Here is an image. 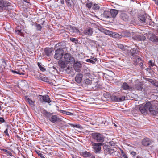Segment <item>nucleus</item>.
<instances>
[{"label":"nucleus","mask_w":158,"mask_h":158,"mask_svg":"<svg viewBox=\"0 0 158 158\" xmlns=\"http://www.w3.org/2000/svg\"><path fill=\"white\" fill-rule=\"evenodd\" d=\"M110 16L112 18L115 17L117 14L118 13V11L116 9H112L110 10Z\"/></svg>","instance_id":"21"},{"label":"nucleus","mask_w":158,"mask_h":158,"mask_svg":"<svg viewBox=\"0 0 158 158\" xmlns=\"http://www.w3.org/2000/svg\"><path fill=\"white\" fill-rule=\"evenodd\" d=\"M93 80L91 78H86L84 80L85 83L87 85H90L92 83Z\"/></svg>","instance_id":"34"},{"label":"nucleus","mask_w":158,"mask_h":158,"mask_svg":"<svg viewBox=\"0 0 158 158\" xmlns=\"http://www.w3.org/2000/svg\"><path fill=\"white\" fill-rule=\"evenodd\" d=\"M150 112L154 115L158 114V109L157 108H153V109L150 110Z\"/></svg>","instance_id":"28"},{"label":"nucleus","mask_w":158,"mask_h":158,"mask_svg":"<svg viewBox=\"0 0 158 158\" xmlns=\"http://www.w3.org/2000/svg\"><path fill=\"white\" fill-rule=\"evenodd\" d=\"M49 119L51 122L53 123H55L61 121L60 118L56 115H52Z\"/></svg>","instance_id":"12"},{"label":"nucleus","mask_w":158,"mask_h":158,"mask_svg":"<svg viewBox=\"0 0 158 158\" xmlns=\"http://www.w3.org/2000/svg\"><path fill=\"white\" fill-rule=\"evenodd\" d=\"M130 53L131 56H132L131 58L134 61V64L135 65H136L137 64V60L135 61V59L136 56H137V54L138 53V51L137 50V48H134L130 50Z\"/></svg>","instance_id":"3"},{"label":"nucleus","mask_w":158,"mask_h":158,"mask_svg":"<svg viewBox=\"0 0 158 158\" xmlns=\"http://www.w3.org/2000/svg\"><path fill=\"white\" fill-rule=\"evenodd\" d=\"M66 62L64 60H59L58 62V64L60 67L62 69H64L66 68V64H65Z\"/></svg>","instance_id":"25"},{"label":"nucleus","mask_w":158,"mask_h":158,"mask_svg":"<svg viewBox=\"0 0 158 158\" xmlns=\"http://www.w3.org/2000/svg\"><path fill=\"white\" fill-rule=\"evenodd\" d=\"M69 124L70 125H71L72 126H73V127H75L76 128H82V126L79 124H73L70 123H69Z\"/></svg>","instance_id":"38"},{"label":"nucleus","mask_w":158,"mask_h":158,"mask_svg":"<svg viewBox=\"0 0 158 158\" xmlns=\"http://www.w3.org/2000/svg\"><path fill=\"white\" fill-rule=\"evenodd\" d=\"M110 14V11L105 10L104 11L103 14H102V15L104 17L106 18H111Z\"/></svg>","instance_id":"22"},{"label":"nucleus","mask_w":158,"mask_h":158,"mask_svg":"<svg viewBox=\"0 0 158 158\" xmlns=\"http://www.w3.org/2000/svg\"><path fill=\"white\" fill-rule=\"evenodd\" d=\"M37 153L38 155L41 158H45V157L43 156V154L41 153L40 152H37Z\"/></svg>","instance_id":"54"},{"label":"nucleus","mask_w":158,"mask_h":158,"mask_svg":"<svg viewBox=\"0 0 158 158\" xmlns=\"http://www.w3.org/2000/svg\"><path fill=\"white\" fill-rule=\"evenodd\" d=\"M147 18L146 19V24H149L151 26H153L154 24V23L152 21L151 19L150 18V16L148 15Z\"/></svg>","instance_id":"24"},{"label":"nucleus","mask_w":158,"mask_h":158,"mask_svg":"<svg viewBox=\"0 0 158 158\" xmlns=\"http://www.w3.org/2000/svg\"><path fill=\"white\" fill-rule=\"evenodd\" d=\"M139 110L143 114H145L147 113V110L144 106H140L139 107Z\"/></svg>","instance_id":"32"},{"label":"nucleus","mask_w":158,"mask_h":158,"mask_svg":"<svg viewBox=\"0 0 158 158\" xmlns=\"http://www.w3.org/2000/svg\"><path fill=\"white\" fill-rule=\"evenodd\" d=\"M102 145V143H100L92 144V148L94 149V152L96 153H100L101 149V146Z\"/></svg>","instance_id":"8"},{"label":"nucleus","mask_w":158,"mask_h":158,"mask_svg":"<svg viewBox=\"0 0 158 158\" xmlns=\"http://www.w3.org/2000/svg\"><path fill=\"white\" fill-rule=\"evenodd\" d=\"M149 64L151 66H153L155 65V64L153 62H152V61L150 60L149 62Z\"/></svg>","instance_id":"57"},{"label":"nucleus","mask_w":158,"mask_h":158,"mask_svg":"<svg viewBox=\"0 0 158 158\" xmlns=\"http://www.w3.org/2000/svg\"><path fill=\"white\" fill-rule=\"evenodd\" d=\"M134 35L133 36L132 38L135 40L144 41L146 39L144 36L142 34H139L138 32H135Z\"/></svg>","instance_id":"7"},{"label":"nucleus","mask_w":158,"mask_h":158,"mask_svg":"<svg viewBox=\"0 0 158 158\" xmlns=\"http://www.w3.org/2000/svg\"><path fill=\"white\" fill-rule=\"evenodd\" d=\"M9 4L7 1L0 0V10H5L6 7L10 6Z\"/></svg>","instance_id":"10"},{"label":"nucleus","mask_w":158,"mask_h":158,"mask_svg":"<svg viewBox=\"0 0 158 158\" xmlns=\"http://www.w3.org/2000/svg\"><path fill=\"white\" fill-rule=\"evenodd\" d=\"M149 82H150V83H152V84H154V82L153 81V80H152V79H149Z\"/></svg>","instance_id":"63"},{"label":"nucleus","mask_w":158,"mask_h":158,"mask_svg":"<svg viewBox=\"0 0 158 158\" xmlns=\"http://www.w3.org/2000/svg\"><path fill=\"white\" fill-rule=\"evenodd\" d=\"M135 61L137 60V64L136 65L139 64V63L141 62V60H143L140 57L138 56H136V57H135Z\"/></svg>","instance_id":"39"},{"label":"nucleus","mask_w":158,"mask_h":158,"mask_svg":"<svg viewBox=\"0 0 158 158\" xmlns=\"http://www.w3.org/2000/svg\"><path fill=\"white\" fill-rule=\"evenodd\" d=\"M44 102H45L48 103H49L51 102L50 99L49 98V97L48 95H44Z\"/></svg>","instance_id":"35"},{"label":"nucleus","mask_w":158,"mask_h":158,"mask_svg":"<svg viewBox=\"0 0 158 158\" xmlns=\"http://www.w3.org/2000/svg\"><path fill=\"white\" fill-rule=\"evenodd\" d=\"M81 155L84 157H91V158H95V157L94 156H92L91 153L89 152H88L86 151L82 152Z\"/></svg>","instance_id":"20"},{"label":"nucleus","mask_w":158,"mask_h":158,"mask_svg":"<svg viewBox=\"0 0 158 158\" xmlns=\"http://www.w3.org/2000/svg\"><path fill=\"white\" fill-rule=\"evenodd\" d=\"M11 71L12 72L19 74V75H24V73H20L19 71V70H11Z\"/></svg>","instance_id":"42"},{"label":"nucleus","mask_w":158,"mask_h":158,"mask_svg":"<svg viewBox=\"0 0 158 158\" xmlns=\"http://www.w3.org/2000/svg\"><path fill=\"white\" fill-rule=\"evenodd\" d=\"M97 59L96 58H91L89 59H87L86 60V61L88 62H90L93 64H95V62L97 61Z\"/></svg>","instance_id":"30"},{"label":"nucleus","mask_w":158,"mask_h":158,"mask_svg":"<svg viewBox=\"0 0 158 158\" xmlns=\"http://www.w3.org/2000/svg\"><path fill=\"white\" fill-rule=\"evenodd\" d=\"M102 123L104 124L105 126H106L108 124L107 123L105 120H103L102 121Z\"/></svg>","instance_id":"59"},{"label":"nucleus","mask_w":158,"mask_h":158,"mask_svg":"<svg viewBox=\"0 0 158 158\" xmlns=\"http://www.w3.org/2000/svg\"><path fill=\"white\" fill-rule=\"evenodd\" d=\"M117 46L118 48H119L121 49H123L124 48V46L121 44H117Z\"/></svg>","instance_id":"50"},{"label":"nucleus","mask_w":158,"mask_h":158,"mask_svg":"<svg viewBox=\"0 0 158 158\" xmlns=\"http://www.w3.org/2000/svg\"><path fill=\"white\" fill-rule=\"evenodd\" d=\"M67 5L69 7H71V2H67Z\"/></svg>","instance_id":"62"},{"label":"nucleus","mask_w":158,"mask_h":158,"mask_svg":"<svg viewBox=\"0 0 158 158\" xmlns=\"http://www.w3.org/2000/svg\"><path fill=\"white\" fill-rule=\"evenodd\" d=\"M120 19L122 20L127 22L130 20V17L129 14L126 12H121L119 14Z\"/></svg>","instance_id":"2"},{"label":"nucleus","mask_w":158,"mask_h":158,"mask_svg":"<svg viewBox=\"0 0 158 158\" xmlns=\"http://www.w3.org/2000/svg\"><path fill=\"white\" fill-rule=\"evenodd\" d=\"M93 8L94 10H97L99 9V6L98 5L95 4L93 6Z\"/></svg>","instance_id":"52"},{"label":"nucleus","mask_w":158,"mask_h":158,"mask_svg":"<svg viewBox=\"0 0 158 158\" xmlns=\"http://www.w3.org/2000/svg\"><path fill=\"white\" fill-rule=\"evenodd\" d=\"M119 35L118 34L116 33H113V35H112V36H113L115 38H117L119 37Z\"/></svg>","instance_id":"53"},{"label":"nucleus","mask_w":158,"mask_h":158,"mask_svg":"<svg viewBox=\"0 0 158 158\" xmlns=\"http://www.w3.org/2000/svg\"><path fill=\"white\" fill-rule=\"evenodd\" d=\"M64 60L66 64H72L75 62V59L69 53H66L64 55Z\"/></svg>","instance_id":"1"},{"label":"nucleus","mask_w":158,"mask_h":158,"mask_svg":"<svg viewBox=\"0 0 158 158\" xmlns=\"http://www.w3.org/2000/svg\"><path fill=\"white\" fill-rule=\"evenodd\" d=\"M39 101L40 102L43 103L44 102V96L39 95Z\"/></svg>","instance_id":"47"},{"label":"nucleus","mask_w":158,"mask_h":158,"mask_svg":"<svg viewBox=\"0 0 158 158\" xmlns=\"http://www.w3.org/2000/svg\"><path fill=\"white\" fill-rule=\"evenodd\" d=\"M93 138L98 142L102 143L104 141L103 136L98 133H94L92 134Z\"/></svg>","instance_id":"5"},{"label":"nucleus","mask_w":158,"mask_h":158,"mask_svg":"<svg viewBox=\"0 0 158 158\" xmlns=\"http://www.w3.org/2000/svg\"><path fill=\"white\" fill-rule=\"evenodd\" d=\"M153 143V141L148 138H145L143 139L142 142V145L145 146L150 145Z\"/></svg>","instance_id":"11"},{"label":"nucleus","mask_w":158,"mask_h":158,"mask_svg":"<svg viewBox=\"0 0 158 158\" xmlns=\"http://www.w3.org/2000/svg\"><path fill=\"white\" fill-rule=\"evenodd\" d=\"M125 99V98L124 96H122L120 98H118V102H121L124 100Z\"/></svg>","instance_id":"51"},{"label":"nucleus","mask_w":158,"mask_h":158,"mask_svg":"<svg viewBox=\"0 0 158 158\" xmlns=\"http://www.w3.org/2000/svg\"><path fill=\"white\" fill-rule=\"evenodd\" d=\"M64 69L65 71V73L67 74L70 73L71 70H73V68L72 67L69 66L68 67L66 66V68Z\"/></svg>","instance_id":"31"},{"label":"nucleus","mask_w":158,"mask_h":158,"mask_svg":"<svg viewBox=\"0 0 158 158\" xmlns=\"http://www.w3.org/2000/svg\"><path fill=\"white\" fill-rule=\"evenodd\" d=\"M103 148L106 151H110V154L113 156H116L117 155L118 152L117 151V149L116 148H113V149H111L109 148L107 145H105L103 147Z\"/></svg>","instance_id":"6"},{"label":"nucleus","mask_w":158,"mask_h":158,"mask_svg":"<svg viewBox=\"0 0 158 158\" xmlns=\"http://www.w3.org/2000/svg\"><path fill=\"white\" fill-rule=\"evenodd\" d=\"M126 34H127V37H129L131 35V33L129 32H126Z\"/></svg>","instance_id":"64"},{"label":"nucleus","mask_w":158,"mask_h":158,"mask_svg":"<svg viewBox=\"0 0 158 158\" xmlns=\"http://www.w3.org/2000/svg\"><path fill=\"white\" fill-rule=\"evenodd\" d=\"M144 107L148 111L149 110V111H150V110L153 109V107H152L151 103L149 102H147L144 105Z\"/></svg>","instance_id":"23"},{"label":"nucleus","mask_w":158,"mask_h":158,"mask_svg":"<svg viewBox=\"0 0 158 158\" xmlns=\"http://www.w3.org/2000/svg\"><path fill=\"white\" fill-rule=\"evenodd\" d=\"M40 111L43 115L47 118H49L52 115V113L48 112L44 109H41Z\"/></svg>","instance_id":"13"},{"label":"nucleus","mask_w":158,"mask_h":158,"mask_svg":"<svg viewBox=\"0 0 158 158\" xmlns=\"http://www.w3.org/2000/svg\"><path fill=\"white\" fill-rule=\"evenodd\" d=\"M142 84L141 83L136 84L135 86V88L136 89L139 91H141L143 89Z\"/></svg>","instance_id":"26"},{"label":"nucleus","mask_w":158,"mask_h":158,"mask_svg":"<svg viewBox=\"0 0 158 158\" xmlns=\"http://www.w3.org/2000/svg\"><path fill=\"white\" fill-rule=\"evenodd\" d=\"M105 33L108 35H113V32L109 31H106Z\"/></svg>","instance_id":"48"},{"label":"nucleus","mask_w":158,"mask_h":158,"mask_svg":"<svg viewBox=\"0 0 158 158\" xmlns=\"http://www.w3.org/2000/svg\"><path fill=\"white\" fill-rule=\"evenodd\" d=\"M91 85H92V87L93 89L95 88V89L96 88H98L99 86L98 84L97 81H95L94 80H93Z\"/></svg>","instance_id":"29"},{"label":"nucleus","mask_w":158,"mask_h":158,"mask_svg":"<svg viewBox=\"0 0 158 158\" xmlns=\"http://www.w3.org/2000/svg\"><path fill=\"white\" fill-rule=\"evenodd\" d=\"M150 40L153 42H157L158 41L157 37L154 34H152L150 37Z\"/></svg>","instance_id":"33"},{"label":"nucleus","mask_w":158,"mask_h":158,"mask_svg":"<svg viewBox=\"0 0 158 158\" xmlns=\"http://www.w3.org/2000/svg\"><path fill=\"white\" fill-rule=\"evenodd\" d=\"M109 145H111V146H114L115 145V143L113 141L110 142L109 143Z\"/></svg>","instance_id":"58"},{"label":"nucleus","mask_w":158,"mask_h":158,"mask_svg":"<svg viewBox=\"0 0 158 158\" xmlns=\"http://www.w3.org/2000/svg\"><path fill=\"white\" fill-rule=\"evenodd\" d=\"M141 67L143 66V60H141V62L139 63V64Z\"/></svg>","instance_id":"60"},{"label":"nucleus","mask_w":158,"mask_h":158,"mask_svg":"<svg viewBox=\"0 0 158 158\" xmlns=\"http://www.w3.org/2000/svg\"><path fill=\"white\" fill-rule=\"evenodd\" d=\"M1 152H3L4 153L6 154L7 156H13V152L11 151L8 149H0Z\"/></svg>","instance_id":"16"},{"label":"nucleus","mask_w":158,"mask_h":158,"mask_svg":"<svg viewBox=\"0 0 158 158\" xmlns=\"http://www.w3.org/2000/svg\"><path fill=\"white\" fill-rule=\"evenodd\" d=\"M38 65L40 69L43 71H45V69L42 66H41V64L39 63H38Z\"/></svg>","instance_id":"45"},{"label":"nucleus","mask_w":158,"mask_h":158,"mask_svg":"<svg viewBox=\"0 0 158 158\" xmlns=\"http://www.w3.org/2000/svg\"><path fill=\"white\" fill-rule=\"evenodd\" d=\"M148 15L145 14L139 16L138 18L140 22L143 23H146V19L147 18Z\"/></svg>","instance_id":"18"},{"label":"nucleus","mask_w":158,"mask_h":158,"mask_svg":"<svg viewBox=\"0 0 158 158\" xmlns=\"http://www.w3.org/2000/svg\"><path fill=\"white\" fill-rule=\"evenodd\" d=\"M111 99L112 101L115 102H118V98L114 95H112L111 97Z\"/></svg>","instance_id":"40"},{"label":"nucleus","mask_w":158,"mask_h":158,"mask_svg":"<svg viewBox=\"0 0 158 158\" xmlns=\"http://www.w3.org/2000/svg\"><path fill=\"white\" fill-rule=\"evenodd\" d=\"M122 88L123 89L125 90H130L131 89V88L126 82H124L123 84Z\"/></svg>","instance_id":"27"},{"label":"nucleus","mask_w":158,"mask_h":158,"mask_svg":"<svg viewBox=\"0 0 158 158\" xmlns=\"http://www.w3.org/2000/svg\"><path fill=\"white\" fill-rule=\"evenodd\" d=\"M83 75L81 73H79L76 75L75 80L76 81L78 84H80L82 79Z\"/></svg>","instance_id":"17"},{"label":"nucleus","mask_w":158,"mask_h":158,"mask_svg":"<svg viewBox=\"0 0 158 158\" xmlns=\"http://www.w3.org/2000/svg\"><path fill=\"white\" fill-rule=\"evenodd\" d=\"M45 54L48 57H52L54 53L52 48H46L44 49Z\"/></svg>","instance_id":"9"},{"label":"nucleus","mask_w":158,"mask_h":158,"mask_svg":"<svg viewBox=\"0 0 158 158\" xmlns=\"http://www.w3.org/2000/svg\"><path fill=\"white\" fill-rule=\"evenodd\" d=\"M25 98L27 102L31 106L33 107L34 106V101H33L27 96H25Z\"/></svg>","instance_id":"19"},{"label":"nucleus","mask_w":158,"mask_h":158,"mask_svg":"<svg viewBox=\"0 0 158 158\" xmlns=\"http://www.w3.org/2000/svg\"><path fill=\"white\" fill-rule=\"evenodd\" d=\"M4 133L8 137H9V135L8 132V129H6L4 131Z\"/></svg>","instance_id":"56"},{"label":"nucleus","mask_w":158,"mask_h":158,"mask_svg":"<svg viewBox=\"0 0 158 158\" xmlns=\"http://www.w3.org/2000/svg\"><path fill=\"white\" fill-rule=\"evenodd\" d=\"M91 6L92 3L90 2H89L86 4V6L89 9H90L91 8Z\"/></svg>","instance_id":"49"},{"label":"nucleus","mask_w":158,"mask_h":158,"mask_svg":"<svg viewBox=\"0 0 158 158\" xmlns=\"http://www.w3.org/2000/svg\"><path fill=\"white\" fill-rule=\"evenodd\" d=\"M5 122L4 119L2 117H0V122L3 123Z\"/></svg>","instance_id":"61"},{"label":"nucleus","mask_w":158,"mask_h":158,"mask_svg":"<svg viewBox=\"0 0 158 158\" xmlns=\"http://www.w3.org/2000/svg\"><path fill=\"white\" fill-rule=\"evenodd\" d=\"M40 80H41L42 81H44V82H48V78H47V77H40Z\"/></svg>","instance_id":"46"},{"label":"nucleus","mask_w":158,"mask_h":158,"mask_svg":"<svg viewBox=\"0 0 158 158\" xmlns=\"http://www.w3.org/2000/svg\"><path fill=\"white\" fill-rule=\"evenodd\" d=\"M130 154L132 156V157H135L136 155V152L133 151L131 152L130 153Z\"/></svg>","instance_id":"55"},{"label":"nucleus","mask_w":158,"mask_h":158,"mask_svg":"<svg viewBox=\"0 0 158 158\" xmlns=\"http://www.w3.org/2000/svg\"><path fill=\"white\" fill-rule=\"evenodd\" d=\"M93 32V29L90 27H89L84 30L83 32V33L87 35H91L92 34Z\"/></svg>","instance_id":"15"},{"label":"nucleus","mask_w":158,"mask_h":158,"mask_svg":"<svg viewBox=\"0 0 158 158\" xmlns=\"http://www.w3.org/2000/svg\"><path fill=\"white\" fill-rule=\"evenodd\" d=\"M70 40L72 42H74L76 44H77L78 43V40L75 38L71 37L70 38Z\"/></svg>","instance_id":"41"},{"label":"nucleus","mask_w":158,"mask_h":158,"mask_svg":"<svg viewBox=\"0 0 158 158\" xmlns=\"http://www.w3.org/2000/svg\"><path fill=\"white\" fill-rule=\"evenodd\" d=\"M73 64V67L75 71L77 72H78L79 71V68H80L81 64L80 62L78 61L75 60V62Z\"/></svg>","instance_id":"14"},{"label":"nucleus","mask_w":158,"mask_h":158,"mask_svg":"<svg viewBox=\"0 0 158 158\" xmlns=\"http://www.w3.org/2000/svg\"><path fill=\"white\" fill-rule=\"evenodd\" d=\"M70 30L73 32L77 33L78 32L79 30L74 27H70Z\"/></svg>","instance_id":"37"},{"label":"nucleus","mask_w":158,"mask_h":158,"mask_svg":"<svg viewBox=\"0 0 158 158\" xmlns=\"http://www.w3.org/2000/svg\"><path fill=\"white\" fill-rule=\"evenodd\" d=\"M35 26L36 27V29L38 31H41V29L42 28V27L40 24L36 23L35 24Z\"/></svg>","instance_id":"43"},{"label":"nucleus","mask_w":158,"mask_h":158,"mask_svg":"<svg viewBox=\"0 0 158 158\" xmlns=\"http://www.w3.org/2000/svg\"><path fill=\"white\" fill-rule=\"evenodd\" d=\"M62 113L64 114L69 115H73V113H72L63 110L62 111Z\"/></svg>","instance_id":"44"},{"label":"nucleus","mask_w":158,"mask_h":158,"mask_svg":"<svg viewBox=\"0 0 158 158\" xmlns=\"http://www.w3.org/2000/svg\"><path fill=\"white\" fill-rule=\"evenodd\" d=\"M16 32L17 34L21 35H22V32L21 31V29L20 27H16Z\"/></svg>","instance_id":"36"},{"label":"nucleus","mask_w":158,"mask_h":158,"mask_svg":"<svg viewBox=\"0 0 158 158\" xmlns=\"http://www.w3.org/2000/svg\"><path fill=\"white\" fill-rule=\"evenodd\" d=\"M65 45H64L63 48L57 49L55 51V54L54 55V58L57 60L60 59L63 56V51L62 49L63 48L65 47Z\"/></svg>","instance_id":"4"}]
</instances>
